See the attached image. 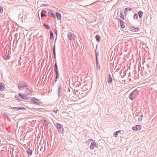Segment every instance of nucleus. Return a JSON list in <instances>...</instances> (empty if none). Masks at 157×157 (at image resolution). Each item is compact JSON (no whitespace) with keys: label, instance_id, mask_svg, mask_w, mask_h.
<instances>
[{"label":"nucleus","instance_id":"obj_40","mask_svg":"<svg viewBox=\"0 0 157 157\" xmlns=\"http://www.w3.org/2000/svg\"><path fill=\"white\" fill-rule=\"evenodd\" d=\"M55 71L56 72V75L59 76V73L58 72V70H57L56 71Z\"/></svg>","mask_w":157,"mask_h":157},{"label":"nucleus","instance_id":"obj_13","mask_svg":"<svg viewBox=\"0 0 157 157\" xmlns=\"http://www.w3.org/2000/svg\"><path fill=\"white\" fill-rule=\"evenodd\" d=\"M56 16L57 19L59 20H61L62 18V16L61 14L58 12H56Z\"/></svg>","mask_w":157,"mask_h":157},{"label":"nucleus","instance_id":"obj_16","mask_svg":"<svg viewBox=\"0 0 157 157\" xmlns=\"http://www.w3.org/2000/svg\"><path fill=\"white\" fill-rule=\"evenodd\" d=\"M119 21L121 27L122 29L124 28L125 25H124V22L123 21L120 19Z\"/></svg>","mask_w":157,"mask_h":157},{"label":"nucleus","instance_id":"obj_1","mask_svg":"<svg viewBox=\"0 0 157 157\" xmlns=\"http://www.w3.org/2000/svg\"><path fill=\"white\" fill-rule=\"evenodd\" d=\"M139 94V91L137 89H136L129 95V98L131 100H133L136 95Z\"/></svg>","mask_w":157,"mask_h":157},{"label":"nucleus","instance_id":"obj_29","mask_svg":"<svg viewBox=\"0 0 157 157\" xmlns=\"http://www.w3.org/2000/svg\"><path fill=\"white\" fill-rule=\"evenodd\" d=\"M132 10V9L129 7H127L125 8L124 11H125L126 13L128 11Z\"/></svg>","mask_w":157,"mask_h":157},{"label":"nucleus","instance_id":"obj_5","mask_svg":"<svg viewBox=\"0 0 157 157\" xmlns=\"http://www.w3.org/2000/svg\"><path fill=\"white\" fill-rule=\"evenodd\" d=\"M33 99H31V101L34 104L37 105H40L42 104V102L40 101V100L36 99L35 98H33Z\"/></svg>","mask_w":157,"mask_h":157},{"label":"nucleus","instance_id":"obj_21","mask_svg":"<svg viewBox=\"0 0 157 157\" xmlns=\"http://www.w3.org/2000/svg\"><path fill=\"white\" fill-rule=\"evenodd\" d=\"M143 14V12L141 11H139L138 12V14L140 18H141L142 17Z\"/></svg>","mask_w":157,"mask_h":157},{"label":"nucleus","instance_id":"obj_33","mask_svg":"<svg viewBox=\"0 0 157 157\" xmlns=\"http://www.w3.org/2000/svg\"><path fill=\"white\" fill-rule=\"evenodd\" d=\"M120 17L122 19L124 20V15H123V13L122 12H121L120 14Z\"/></svg>","mask_w":157,"mask_h":157},{"label":"nucleus","instance_id":"obj_12","mask_svg":"<svg viewBox=\"0 0 157 157\" xmlns=\"http://www.w3.org/2000/svg\"><path fill=\"white\" fill-rule=\"evenodd\" d=\"M5 89V87L4 84L2 82H0V91H3Z\"/></svg>","mask_w":157,"mask_h":157},{"label":"nucleus","instance_id":"obj_28","mask_svg":"<svg viewBox=\"0 0 157 157\" xmlns=\"http://www.w3.org/2000/svg\"><path fill=\"white\" fill-rule=\"evenodd\" d=\"M121 132V131L119 130V131H117V132H115L113 133V136H114L115 137H117V136L119 132Z\"/></svg>","mask_w":157,"mask_h":157},{"label":"nucleus","instance_id":"obj_10","mask_svg":"<svg viewBox=\"0 0 157 157\" xmlns=\"http://www.w3.org/2000/svg\"><path fill=\"white\" fill-rule=\"evenodd\" d=\"M141 125H137L135 126H133L132 127V129L133 130L139 131L141 129Z\"/></svg>","mask_w":157,"mask_h":157},{"label":"nucleus","instance_id":"obj_17","mask_svg":"<svg viewBox=\"0 0 157 157\" xmlns=\"http://www.w3.org/2000/svg\"><path fill=\"white\" fill-rule=\"evenodd\" d=\"M20 84L21 86L23 88L25 87H27L28 86V85L26 82H20Z\"/></svg>","mask_w":157,"mask_h":157},{"label":"nucleus","instance_id":"obj_6","mask_svg":"<svg viewBox=\"0 0 157 157\" xmlns=\"http://www.w3.org/2000/svg\"><path fill=\"white\" fill-rule=\"evenodd\" d=\"M10 109H13L15 111H18L19 110H25V108L24 107H13L10 106Z\"/></svg>","mask_w":157,"mask_h":157},{"label":"nucleus","instance_id":"obj_14","mask_svg":"<svg viewBox=\"0 0 157 157\" xmlns=\"http://www.w3.org/2000/svg\"><path fill=\"white\" fill-rule=\"evenodd\" d=\"M40 121L43 124L46 126L48 125L49 123L46 120L42 119L40 120Z\"/></svg>","mask_w":157,"mask_h":157},{"label":"nucleus","instance_id":"obj_24","mask_svg":"<svg viewBox=\"0 0 157 157\" xmlns=\"http://www.w3.org/2000/svg\"><path fill=\"white\" fill-rule=\"evenodd\" d=\"M43 26L47 29H49L50 28L49 26L46 23H44L43 24Z\"/></svg>","mask_w":157,"mask_h":157},{"label":"nucleus","instance_id":"obj_15","mask_svg":"<svg viewBox=\"0 0 157 157\" xmlns=\"http://www.w3.org/2000/svg\"><path fill=\"white\" fill-rule=\"evenodd\" d=\"M47 12L45 10H43L41 11V17H44V16H45V17H47V16L45 14V13H46Z\"/></svg>","mask_w":157,"mask_h":157},{"label":"nucleus","instance_id":"obj_27","mask_svg":"<svg viewBox=\"0 0 157 157\" xmlns=\"http://www.w3.org/2000/svg\"><path fill=\"white\" fill-rule=\"evenodd\" d=\"M3 115L7 118V119L10 121H11V120L10 118L9 117V116L6 114V113H3Z\"/></svg>","mask_w":157,"mask_h":157},{"label":"nucleus","instance_id":"obj_20","mask_svg":"<svg viewBox=\"0 0 157 157\" xmlns=\"http://www.w3.org/2000/svg\"><path fill=\"white\" fill-rule=\"evenodd\" d=\"M136 117L137 118L139 121H141L142 120L143 115H137L136 116Z\"/></svg>","mask_w":157,"mask_h":157},{"label":"nucleus","instance_id":"obj_42","mask_svg":"<svg viewBox=\"0 0 157 157\" xmlns=\"http://www.w3.org/2000/svg\"><path fill=\"white\" fill-rule=\"evenodd\" d=\"M59 76L56 75V79H55V82L57 81V79L58 78Z\"/></svg>","mask_w":157,"mask_h":157},{"label":"nucleus","instance_id":"obj_39","mask_svg":"<svg viewBox=\"0 0 157 157\" xmlns=\"http://www.w3.org/2000/svg\"><path fill=\"white\" fill-rule=\"evenodd\" d=\"M15 98L17 100L22 101L19 98V97L17 95H16L15 97Z\"/></svg>","mask_w":157,"mask_h":157},{"label":"nucleus","instance_id":"obj_23","mask_svg":"<svg viewBox=\"0 0 157 157\" xmlns=\"http://www.w3.org/2000/svg\"><path fill=\"white\" fill-rule=\"evenodd\" d=\"M95 39L97 41L99 42L100 40V36L98 35H96Z\"/></svg>","mask_w":157,"mask_h":157},{"label":"nucleus","instance_id":"obj_38","mask_svg":"<svg viewBox=\"0 0 157 157\" xmlns=\"http://www.w3.org/2000/svg\"><path fill=\"white\" fill-rule=\"evenodd\" d=\"M10 59V56L9 55H8L6 57H5L4 58V59L5 60H8Z\"/></svg>","mask_w":157,"mask_h":157},{"label":"nucleus","instance_id":"obj_30","mask_svg":"<svg viewBox=\"0 0 157 157\" xmlns=\"http://www.w3.org/2000/svg\"><path fill=\"white\" fill-rule=\"evenodd\" d=\"M54 71H56L57 70H58L57 63H55L54 66Z\"/></svg>","mask_w":157,"mask_h":157},{"label":"nucleus","instance_id":"obj_11","mask_svg":"<svg viewBox=\"0 0 157 157\" xmlns=\"http://www.w3.org/2000/svg\"><path fill=\"white\" fill-rule=\"evenodd\" d=\"M130 30L134 32H138L139 31V29L137 28H135L132 26H130L129 28Z\"/></svg>","mask_w":157,"mask_h":157},{"label":"nucleus","instance_id":"obj_18","mask_svg":"<svg viewBox=\"0 0 157 157\" xmlns=\"http://www.w3.org/2000/svg\"><path fill=\"white\" fill-rule=\"evenodd\" d=\"M25 91L29 95H31L32 94V91L29 88H27L25 90Z\"/></svg>","mask_w":157,"mask_h":157},{"label":"nucleus","instance_id":"obj_22","mask_svg":"<svg viewBox=\"0 0 157 157\" xmlns=\"http://www.w3.org/2000/svg\"><path fill=\"white\" fill-rule=\"evenodd\" d=\"M109 82L110 83L111 82H112L113 81V79L111 76L110 74H109V77L108 80Z\"/></svg>","mask_w":157,"mask_h":157},{"label":"nucleus","instance_id":"obj_2","mask_svg":"<svg viewBox=\"0 0 157 157\" xmlns=\"http://www.w3.org/2000/svg\"><path fill=\"white\" fill-rule=\"evenodd\" d=\"M90 141H92L90 147V149L93 150L94 149V147L97 148L98 147V144L96 142H95L94 140L91 139L90 140Z\"/></svg>","mask_w":157,"mask_h":157},{"label":"nucleus","instance_id":"obj_31","mask_svg":"<svg viewBox=\"0 0 157 157\" xmlns=\"http://www.w3.org/2000/svg\"><path fill=\"white\" fill-rule=\"evenodd\" d=\"M18 89L20 90H22L24 89H22V88H23V87H22L21 86L20 84V82L18 84Z\"/></svg>","mask_w":157,"mask_h":157},{"label":"nucleus","instance_id":"obj_8","mask_svg":"<svg viewBox=\"0 0 157 157\" xmlns=\"http://www.w3.org/2000/svg\"><path fill=\"white\" fill-rule=\"evenodd\" d=\"M18 95L22 99L27 100L29 99V98L27 97L25 94H22L20 93L18 94Z\"/></svg>","mask_w":157,"mask_h":157},{"label":"nucleus","instance_id":"obj_35","mask_svg":"<svg viewBox=\"0 0 157 157\" xmlns=\"http://www.w3.org/2000/svg\"><path fill=\"white\" fill-rule=\"evenodd\" d=\"M99 55V53L98 51H97V49L95 50V55H96V58H98V56Z\"/></svg>","mask_w":157,"mask_h":157},{"label":"nucleus","instance_id":"obj_9","mask_svg":"<svg viewBox=\"0 0 157 157\" xmlns=\"http://www.w3.org/2000/svg\"><path fill=\"white\" fill-rule=\"evenodd\" d=\"M58 95L59 97H61L62 96V87L60 84H59L58 85Z\"/></svg>","mask_w":157,"mask_h":157},{"label":"nucleus","instance_id":"obj_37","mask_svg":"<svg viewBox=\"0 0 157 157\" xmlns=\"http://www.w3.org/2000/svg\"><path fill=\"white\" fill-rule=\"evenodd\" d=\"M96 67H97V70H100V66L99 64H97Z\"/></svg>","mask_w":157,"mask_h":157},{"label":"nucleus","instance_id":"obj_3","mask_svg":"<svg viewBox=\"0 0 157 157\" xmlns=\"http://www.w3.org/2000/svg\"><path fill=\"white\" fill-rule=\"evenodd\" d=\"M56 126L59 132L60 133H62L63 131V126L59 123H56Z\"/></svg>","mask_w":157,"mask_h":157},{"label":"nucleus","instance_id":"obj_19","mask_svg":"<svg viewBox=\"0 0 157 157\" xmlns=\"http://www.w3.org/2000/svg\"><path fill=\"white\" fill-rule=\"evenodd\" d=\"M48 14L49 15L52 17L53 18H55V15L52 12V11L50 10V12H48Z\"/></svg>","mask_w":157,"mask_h":157},{"label":"nucleus","instance_id":"obj_32","mask_svg":"<svg viewBox=\"0 0 157 157\" xmlns=\"http://www.w3.org/2000/svg\"><path fill=\"white\" fill-rule=\"evenodd\" d=\"M138 18V15L137 14L135 13L134 14L133 17V18L134 19H137Z\"/></svg>","mask_w":157,"mask_h":157},{"label":"nucleus","instance_id":"obj_26","mask_svg":"<svg viewBox=\"0 0 157 157\" xmlns=\"http://www.w3.org/2000/svg\"><path fill=\"white\" fill-rule=\"evenodd\" d=\"M50 38L51 39L54 38L53 33L51 30L50 31Z\"/></svg>","mask_w":157,"mask_h":157},{"label":"nucleus","instance_id":"obj_45","mask_svg":"<svg viewBox=\"0 0 157 157\" xmlns=\"http://www.w3.org/2000/svg\"><path fill=\"white\" fill-rule=\"evenodd\" d=\"M58 111V110L57 109L56 110H53V112H55V113H57V112Z\"/></svg>","mask_w":157,"mask_h":157},{"label":"nucleus","instance_id":"obj_44","mask_svg":"<svg viewBox=\"0 0 157 157\" xmlns=\"http://www.w3.org/2000/svg\"><path fill=\"white\" fill-rule=\"evenodd\" d=\"M7 137H8V139L10 140H11L12 139V138L11 137H10V136H7Z\"/></svg>","mask_w":157,"mask_h":157},{"label":"nucleus","instance_id":"obj_7","mask_svg":"<svg viewBox=\"0 0 157 157\" xmlns=\"http://www.w3.org/2000/svg\"><path fill=\"white\" fill-rule=\"evenodd\" d=\"M67 36L69 39L71 41L74 40L75 39V35L74 34H72L71 32L68 33Z\"/></svg>","mask_w":157,"mask_h":157},{"label":"nucleus","instance_id":"obj_43","mask_svg":"<svg viewBox=\"0 0 157 157\" xmlns=\"http://www.w3.org/2000/svg\"><path fill=\"white\" fill-rule=\"evenodd\" d=\"M96 65L99 64L98 62V58H96Z\"/></svg>","mask_w":157,"mask_h":157},{"label":"nucleus","instance_id":"obj_41","mask_svg":"<svg viewBox=\"0 0 157 157\" xmlns=\"http://www.w3.org/2000/svg\"><path fill=\"white\" fill-rule=\"evenodd\" d=\"M53 55H54V59H55V63H57L56 59V54H53Z\"/></svg>","mask_w":157,"mask_h":157},{"label":"nucleus","instance_id":"obj_34","mask_svg":"<svg viewBox=\"0 0 157 157\" xmlns=\"http://www.w3.org/2000/svg\"><path fill=\"white\" fill-rule=\"evenodd\" d=\"M56 45L55 44L54 45V46L53 48V54H56Z\"/></svg>","mask_w":157,"mask_h":157},{"label":"nucleus","instance_id":"obj_4","mask_svg":"<svg viewBox=\"0 0 157 157\" xmlns=\"http://www.w3.org/2000/svg\"><path fill=\"white\" fill-rule=\"evenodd\" d=\"M37 155H40L41 154H42L44 151V149L43 147L40 145H39L38 147L37 150Z\"/></svg>","mask_w":157,"mask_h":157},{"label":"nucleus","instance_id":"obj_25","mask_svg":"<svg viewBox=\"0 0 157 157\" xmlns=\"http://www.w3.org/2000/svg\"><path fill=\"white\" fill-rule=\"evenodd\" d=\"M27 153L28 155H31L32 154V151L30 149H28L27 151Z\"/></svg>","mask_w":157,"mask_h":157},{"label":"nucleus","instance_id":"obj_36","mask_svg":"<svg viewBox=\"0 0 157 157\" xmlns=\"http://www.w3.org/2000/svg\"><path fill=\"white\" fill-rule=\"evenodd\" d=\"M3 12V7L1 6H0V13H2Z\"/></svg>","mask_w":157,"mask_h":157}]
</instances>
